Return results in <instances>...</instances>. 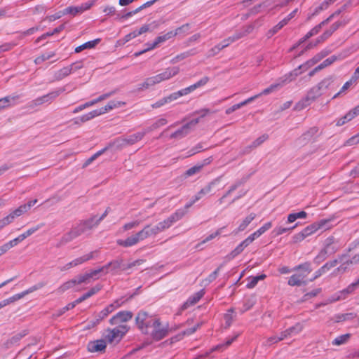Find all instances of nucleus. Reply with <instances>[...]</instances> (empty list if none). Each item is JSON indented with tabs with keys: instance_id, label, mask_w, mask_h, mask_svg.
Masks as SVG:
<instances>
[{
	"instance_id": "obj_17",
	"label": "nucleus",
	"mask_w": 359,
	"mask_h": 359,
	"mask_svg": "<svg viewBox=\"0 0 359 359\" xmlns=\"http://www.w3.org/2000/svg\"><path fill=\"white\" fill-rule=\"evenodd\" d=\"M298 11V9L296 8L294 11H292L289 15H287L285 18H283L282 20H280L276 25L273 27L269 31V35L273 36L276 33H277L280 29H281L284 26L287 25V23L290 22V20H292L297 14Z\"/></svg>"
},
{
	"instance_id": "obj_62",
	"label": "nucleus",
	"mask_w": 359,
	"mask_h": 359,
	"mask_svg": "<svg viewBox=\"0 0 359 359\" xmlns=\"http://www.w3.org/2000/svg\"><path fill=\"white\" fill-rule=\"evenodd\" d=\"M359 114V104L353 108L352 110L349 111L345 116L347 118L346 121H349L352 120L354 117Z\"/></svg>"
},
{
	"instance_id": "obj_21",
	"label": "nucleus",
	"mask_w": 359,
	"mask_h": 359,
	"mask_svg": "<svg viewBox=\"0 0 359 359\" xmlns=\"http://www.w3.org/2000/svg\"><path fill=\"white\" fill-rule=\"evenodd\" d=\"M222 177H217L216 179L213 180L212 182L208 183L205 187H204L203 189H201L195 196V201L200 200L202 197L204 196L210 194L212 191V187L217 184L221 179Z\"/></svg>"
},
{
	"instance_id": "obj_10",
	"label": "nucleus",
	"mask_w": 359,
	"mask_h": 359,
	"mask_svg": "<svg viewBox=\"0 0 359 359\" xmlns=\"http://www.w3.org/2000/svg\"><path fill=\"white\" fill-rule=\"evenodd\" d=\"M174 37L173 36V34H172V31H170V32H168V33L163 34V35H161V36H158V37H156L154 40V41L152 43H147L146 45L147 46V48L141 50V51H139V52H135L134 53V56L135 57H138L141 55H142L143 53L149 51V50H151L154 48H155L156 47H157L160 43H163L165 41H166L167 40L171 39Z\"/></svg>"
},
{
	"instance_id": "obj_30",
	"label": "nucleus",
	"mask_w": 359,
	"mask_h": 359,
	"mask_svg": "<svg viewBox=\"0 0 359 359\" xmlns=\"http://www.w3.org/2000/svg\"><path fill=\"white\" fill-rule=\"evenodd\" d=\"M114 311V306L111 304L108 305L97 314L96 321L93 324L95 325L99 323L102 320L106 318L109 313H111Z\"/></svg>"
},
{
	"instance_id": "obj_52",
	"label": "nucleus",
	"mask_w": 359,
	"mask_h": 359,
	"mask_svg": "<svg viewBox=\"0 0 359 359\" xmlns=\"http://www.w3.org/2000/svg\"><path fill=\"white\" fill-rule=\"evenodd\" d=\"M248 245L243 241L233 250L230 253V256L234 258L239 254H241Z\"/></svg>"
},
{
	"instance_id": "obj_53",
	"label": "nucleus",
	"mask_w": 359,
	"mask_h": 359,
	"mask_svg": "<svg viewBox=\"0 0 359 359\" xmlns=\"http://www.w3.org/2000/svg\"><path fill=\"white\" fill-rule=\"evenodd\" d=\"M269 138L268 135L264 134L257 138L255 141L252 142V144L249 147L250 149H255L258 146L261 145L263 142H264Z\"/></svg>"
},
{
	"instance_id": "obj_22",
	"label": "nucleus",
	"mask_w": 359,
	"mask_h": 359,
	"mask_svg": "<svg viewBox=\"0 0 359 359\" xmlns=\"http://www.w3.org/2000/svg\"><path fill=\"white\" fill-rule=\"evenodd\" d=\"M27 334V332L26 330H22V332L15 334L4 344V346L6 348H11L13 345L17 344L21 340V339L25 337Z\"/></svg>"
},
{
	"instance_id": "obj_26",
	"label": "nucleus",
	"mask_w": 359,
	"mask_h": 359,
	"mask_svg": "<svg viewBox=\"0 0 359 359\" xmlns=\"http://www.w3.org/2000/svg\"><path fill=\"white\" fill-rule=\"evenodd\" d=\"M346 257V255H339L338 259H335L332 261L326 262L323 266H321L324 273H326L332 268L336 266L339 262H344Z\"/></svg>"
},
{
	"instance_id": "obj_43",
	"label": "nucleus",
	"mask_w": 359,
	"mask_h": 359,
	"mask_svg": "<svg viewBox=\"0 0 359 359\" xmlns=\"http://www.w3.org/2000/svg\"><path fill=\"white\" fill-rule=\"evenodd\" d=\"M350 337H351L350 334H345L340 335V336L337 337V338H335L332 341V344L336 345V346H339V345L346 344L348 341V340L349 339Z\"/></svg>"
},
{
	"instance_id": "obj_48",
	"label": "nucleus",
	"mask_w": 359,
	"mask_h": 359,
	"mask_svg": "<svg viewBox=\"0 0 359 359\" xmlns=\"http://www.w3.org/2000/svg\"><path fill=\"white\" fill-rule=\"evenodd\" d=\"M319 32V27H314L313 29H311L304 37L299 39L298 42V45H300L305 42L307 39L311 38V36L317 34Z\"/></svg>"
},
{
	"instance_id": "obj_56",
	"label": "nucleus",
	"mask_w": 359,
	"mask_h": 359,
	"mask_svg": "<svg viewBox=\"0 0 359 359\" xmlns=\"http://www.w3.org/2000/svg\"><path fill=\"white\" fill-rule=\"evenodd\" d=\"M237 337H238V335H235L234 337H233L231 338L227 339L224 344H219V345L216 346L215 347H214L212 348V351H217V350H220L222 348L228 347L237 338Z\"/></svg>"
},
{
	"instance_id": "obj_14",
	"label": "nucleus",
	"mask_w": 359,
	"mask_h": 359,
	"mask_svg": "<svg viewBox=\"0 0 359 359\" xmlns=\"http://www.w3.org/2000/svg\"><path fill=\"white\" fill-rule=\"evenodd\" d=\"M180 72V68L178 67H169L165 69L161 74H158L156 76H152L154 81L155 84L159 83L161 81L168 80L171 77L177 75Z\"/></svg>"
},
{
	"instance_id": "obj_11",
	"label": "nucleus",
	"mask_w": 359,
	"mask_h": 359,
	"mask_svg": "<svg viewBox=\"0 0 359 359\" xmlns=\"http://www.w3.org/2000/svg\"><path fill=\"white\" fill-rule=\"evenodd\" d=\"M133 313L129 311H121L114 315L110 320L109 323L111 325H121L133 318Z\"/></svg>"
},
{
	"instance_id": "obj_58",
	"label": "nucleus",
	"mask_w": 359,
	"mask_h": 359,
	"mask_svg": "<svg viewBox=\"0 0 359 359\" xmlns=\"http://www.w3.org/2000/svg\"><path fill=\"white\" fill-rule=\"evenodd\" d=\"M46 283L45 282H39V283H36V285L30 287L27 290L23 291L24 294H25V295H27V294L32 293L36 290H38L43 287L46 285Z\"/></svg>"
},
{
	"instance_id": "obj_64",
	"label": "nucleus",
	"mask_w": 359,
	"mask_h": 359,
	"mask_svg": "<svg viewBox=\"0 0 359 359\" xmlns=\"http://www.w3.org/2000/svg\"><path fill=\"white\" fill-rule=\"evenodd\" d=\"M173 224H174V222H172V220L171 219V218L169 216L167 219H164L162 222H160L159 226H161V229L163 231H165V230L169 229Z\"/></svg>"
},
{
	"instance_id": "obj_60",
	"label": "nucleus",
	"mask_w": 359,
	"mask_h": 359,
	"mask_svg": "<svg viewBox=\"0 0 359 359\" xmlns=\"http://www.w3.org/2000/svg\"><path fill=\"white\" fill-rule=\"evenodd\" d=\"M324 252H326V255L329 257L337 252L338 248L334 245H325L322 249Z\"/></svg>"
},
{
	"instance_id": "obj_54",
	"label": "nucleus",
	"mask_w": 359,
	"mask_h": 359,
	"mask_svg": "<svg viewBox=\"0 0 359 359\" xmlns=\"http://www.w3.org/2000/svg\"><path fill=\"white\" fill-rule=\"evenodd\" d=\"M190 29V24L186 23L181 27H177L175 32H172L173 36L180 34H187Z\"/></svg>"
},
{
	"instance_id": "obj_36",
	"label": "nucleus",
	"mask_w": 359,
	"mask_h": 359,
	"mask_svg": "<svg viewBox=\"0 0 359 359\" xmlns=\"http://www.w3.org/2000/svg\"><path fill=\"white\" fill-rule=\"evenodd\" d=\"M100 115H101V114H100V111H99V109H95V110L90 111L89 113H87V114H83L81 116H80V121L85 123V122L88 121Z\"/></svg>"
},
{
	"instance_id": "obj_44",
	"label": "nucleus",
	"mask_w": 359,
	"mask_h": 359,
	"mask_svg": "<svg viewBox=\"0 0 359 359\" xmlns=\"http://www.w3.org/2000/svg\"><path fill=\"white\" fill-rule=\"evenodd\" d=\"M319 228L316 224V222L307 226L306 228H304L302 231L304 233L306 238L314 232H316L317 230H318Z\"/></svg>"
},
{
	"instance_id": "obj_12",
	"label": "nucleus",
	"mask_w": 359,
	"mask_h": 359,
	"mask_svg": "<svg viewBox=\"0 0 359 359\" xmlns=\"http://www.w3.org/2000/svg\"><path fill=\"white\" fill-rule=\"evenodd\" d=\"M318 85V86L320 87V90L323 94L325 93L326 91H334L339 86L335 81V77L334 76H329L325 78L320 82H319Z\"/></svg>"
},
{
	"instance_id": "obj_13",
	"label": "nucleus",
	"mask_w": 359,
	"mask_h": 359,
	"mask_svg": "<svg viewBox=\"0 0 359 359\" xmlns=\"http://www.w3.org/2000/svg\"><path fill=\"white\" fill-rule=\"evenodd\" d=\"M180 72V68L178 67H169L165 69L161 74H158L156 76H152L154 81L155 84L159 83L161 81L168 80L171 77L177 75Z\"/></svg>"
},
{
	"instance_id": "obj_45",
	"label": "nucleus",
	"mask_w": 359,
	"mask_h": 359,
	"mask_svg": "<svg viewBox=\"0 0 359 359\" xmlns=\"http://www.w3.org/2000/svg\"><path fill=\"white\" fill-rule=\"evenodd\" d=\"M76 285H77L76 279L75 278L72 279L70 280H68V281L64 283L62 285H61L60 286V287L58 288V290L60 292H64L68 290L69 289L72 288Z\"/></svg>"
},
{
	"instance_id": "obj_40",
	"label": "nucleus",
	"mask_w": 359,
	"mask_h": 359,
	"mask_svg": "<svg viewBox=\"0 0 359 359\" xmlns=\"http://www.w3.org/2000/svg\"><path fill=\"white\" fill-rule=\"evenodd\" d=\"M143 240L148 237L156 236L154 229L151 225H146L142 230L140 231Z\"/></svg>"
},
{
	"instance_id": "obj_4",
	"label": "nucleus",
	"mask_w": 359,
	"mask_h": 359,
	"mask_svg": "<svg viewBox=\"0 0 359 359\" xmlns=\"http://www.w3.org/2000/svg\"><path fill=\"white\" fill-rule=\"evenodd\" d=\"M145 135L144 131L138 132L127 137H118L114 140L113 142H109L111 144V147H115L118 149H121L128 145H133L136 142L140 141Z\"/></svg>"
},
{
	"instance_id": "obj_16",
	"label": "nucleus",
	"mask_w": 359,
	"mask_h": 359,
	"mask_svg": "<svg viewBox=\"0 0 359 359\" xmlns=\"http://www.w3.org/2000/svg\"><path fill=\"white\" fill-rule=\"evenodd\" d=\"M359 286V278L354 283L348 285L345 289L339 291L335 294L334 301L344 300L348 297L349 294H351Z\"/></svg>"
},
{
	"instance_id": "obj_6",
	"label": "nucleus",
	"mask_w": 359,
	"mask_h": 359,
	"mask_svg": "<svg viewBox=\"0 0 359 359\" xmlns=\"http://www.w3.org/2000/svg\"><path fill=\"white\" fill-rule=\"evenodd\" d=\"M199 123V118H193L184 124L180 128L175 130L169 136L170 139L181 140L187 136Z\"/></svg>"
},
{
	"instance_id": "obj_9",
	"label": "nucleus",
	"mask_w": 359,
	"mask_h": 359,
	"mask_svg": "<svg viewBox=\"0 0 359 359\" xmlns=\"http://www.w3.org/2000/svg\"><path fill=\"white\" fill-rule=\"evenodd\" d=\"M128 329L129 327L126 325H121L114 329H107V334L104 336L105 339L109 343H112L116 339L120 341Z\"/></svg>"
},
{
	"instance_id": "obj_50",
	"label": "nucleus",
	"mask_w": 359,
	"mask_h": 359,
	"mask_svg": "<svg viewBox=\"0 0 359 359\" xmlns=\"http://www.w3.org/2000/svg\"><path fill=\"white\" fill-rule=\"evenodd\" d=\"M202 170V166H199V165H196L190 168H189L184 174L185 177H189L192 175H194L201 172Z\"/></svg>"
},
{
	"instance_id": "obj_24",
	"label": "nucleus",
	"mask_w": 359,
	"mask_h": 359,
	"mask_svg": "<svg viewBox=\"0 0 359 359\" xmlns=\"http://www.w3.org/2000/svg\"><path fill=\"white\" fill-rule=\"evenodd\" d=\"M256 97L257 96H252L249 98H248L247 100L240 102V103H238V104H236L233 106H231V107L228 108L226 109V114L229 115V114H231V113H233V111H235L236 110L241 108L242 107L252 102V101H254L255 99H256Z\"/></svg>"
},
{
	"instance_id": "obj_33",
	"label": "nucleus",
	"mask_w": 359,
	"mask_h": 359,
	"mask_svg": "<svg viewBox=\"0 0 359 359\" xmlns=\"http://www.w3.org/2000/svg\"><path fill=\"white\" fill-rule=\"evenodd\" d=\"M81 223L83 225V229L84 232H86L88 230L92 229L93 227L97 226V222H95V216H93L90 218L81 220Z\"/></svg>"
},
{
	"instance_id": "obj_51",
	"label": "nucleus",
	"mask_w": 359,
	"mask_h": 359,
	"mask_svg": "<svg viewBox=\"0 0 359 359\" xmlns=\"http://www.w3.org/2000/svg\"><path fill=\"white\" fill-rule=\"evenodd\" d=\"M357 316V314L355 313H347L339 314L337 316V322L349 320L355 318Z\"/></svg>"
},
{
	"instance_id": "obj_8",
	"label": "nucleus",
	"mask_w": 359,
	"mask_h": 359,
	"mask_svg": "<svg viewBox=\"0 0 359 359\" xmlns=\"http://www.w3.org/2000/svg\"><path fill=\"white\" fill-rule=\"evenodd\" d=\"M65 90L64 88H60L55 90L48 93L46 95L39 97L29 102L30 107H36L45 103H51L53 102Z\"/></svg>"
},
{
	"instance_id": "obj_1",
	"label": "nucleus",
	"mask_w": 359,
	"mask_h": 359,
	"mask_svg": "<svg viewBox=\"0 0 359 359\" xmlns=\"http://www.w3.org/2000/svg\"><path fill=\"white\" fill-rule=\"evenodd\" d=\"M294 270H302L303 272L291 276L287 282L288 285L290 286L306 285L307 282L305 280V278L312 271L310 263L305 262L299 264L294 268Z\"/></svg>"
},
{
	"instance_id": "obj_57",
	"label": "nucleus",
	"mask_w": 359,
	"mask_h": 359,
	"mask_svg": "<svg viewBox=\"0 0 359 359\" xmlns=\"http://www.w3.org/2000/svg\"><path fill=\"white\" fill-rule=\"evenodd\" d=\"M280 86V84L278 83H276V84H272L269 87L265 88L264 90H263L260 93L257 94V95H255V96H257L256 97V99L259 97H260L261 95H268L272 92H273L275 90H276V88Z\"/></svg>"
},
{
	"instance_id": "obj_19",
	"label": "nucleus",
	"mask_w": 359,
	"mask_h": 359,
	"mask_svg": "<svg viewBox=\"0 0 359 359\" xmlns=\"http://www.w3.org/2000/svg\"><path fill=\"white\" fill-rule=\"evenodd\" d=\"M106 347V341L104 339L90 341L87 344V349L90 353L104 351Z\"/></svg>"
},
{
	"instance_id": "obj_5",
	"label": "nucleus",
	"mask_w": 359,
	"mask_h": 359,
	"mask_svg": "<svg viewBox=\"0 0 359 359\" xmlns=\"http://www.w3.org/2000/svg\"><path fill=\"white\" fill-rule=\"evenodd\" d=\"M144 262L143 259H137L131 263L125 264L123 263V260L120 258L113 261L109 262L106 265L100 267V269H102V271L106 269H108L109 267L111 268V271H126L130 269L135 266L140 265Z\"/></svg>"
},
{
	"instance_id": "obj_31",
	"label": "nucleus",
	"mask_w": 359,
	"mask_h": 359,
	"mask_svg": "<svg viewBox=\"0 0 359 359\" xmlns=\"http://www.w3.org/2000/svg\"><path fill=\"white\" fill-rule=\"evenodd\" d=\"M167 123H168V121L166 118H158L152 125H151L149 127H148L144 130L145 135L147 133H149L151 131H154V130L158 129V128H160L161 126L166 125Z\"/></svg>"
},
{
	"instance_id": "obj_32",
	"label": "nucleus",
	"mask_w": 359,
	"mask_h": 359,
	"mask_svg": "<svg viewBox=\"0 0 359 359\" xmlns=\"http://www.w3.org/2000/svg\"><path fill=\"white\" fill-rule=\"evenodd\" d=\"M100 41H101L100 39H96L95 40L86 42L83 44L76 47L75 48V53H80L82 50H83L84 49L94 48L96 45H97L100 42Z\"/></svg>"
},
{
	"instance_id": "obj_55",
	"label": "nucleus",
	"mask_w": 359,
	"mask_h": 359,
	"mask_svg": "<svg viewBox=\"0 0 359 359\" xmlns=\"http://www.w3.org/2000/svg\"><path fill=\"white\" fill-rule=\"evenodd\" d=\"M154 85H155V83H154L153 77L151 76V77L146 79L145 81L142 83L140 84L138 89L139 90L147 89Z\"/></svg>"
},
{
	"instance_id": "obj_41",
	"label": "nucleus",
	"mask_w": 359,
	"mask_h": 359,
	"mask_svg": "<svg viewBox=\"0 0 359 359\" xmlns=\"http://www.w3.org/2000/svg\"><path fill=\"white\" fill-rule=\"evenodd\" d=\"M256 302L255 297L252 296L248 299H246L243 304V307L241 309V313H244L248 310H250L255 305Z\"/></svg>"
},
{
	"instance_id": "obj_27",
	"label": "nucleus",
	"mask_w": 359,
	"mask_h": 359,
	"mask_svg": "<svg viewBox=\"0 0 359 359\" xmlns=\"http://www.w3.org/2000/svg\"><path fill=\"white\" fill-rule=\"evenodd\" d=\"M245 182V180H238L233 184H232L229 190L219 198L217 202L219 204H222L224 203V198L229 196L233 191L237 189L239 187L243 185Z\"/></svg>"
},
{
	"instance_id": "obj_28",
	"label": "nucleus",
	"mask_w": 359,
	"mask_h": 359,
	"mask_svg": "<svg viewBox=\"0 0 359 359\" xmlns=\"http://www.w3.org/2000/svg\"><path fill=\"white\" fill-rule=\"evenodd\" d=\"M245 182V180H238L233 184H232L229 190L219 198L217 202L219 204H222L224 203V198L229 196L233 191L237 189L239 187L243 185Z\"/></svg>"
},
{
	"instance_id": "obj_23",
	"label": "nucleus",
	"mask_w": 359,
	"mask_h": 359,
	"mask_svg": "<svg viewBox=\"0 0 359 359\" xmlns=\"http://www.w3.org/2000/svg\"><path fill=\"white\" fill-rule=\"evenodd\" d=\"M124 104H125V102H123L111 100L107 103V105H105L104 107H102L98 109L100 111V114L102 115L114 108L120 107Z\"/></svg>"
},
{
	"instance_id": "obj_42",
	"label": "nucleus",
	"mask_w": 359,
	"mask_h": 359,
	"mask_svg": "<svg viewBox=\"0 0 359 359\" xmlns=\"http://www.w3.org/2000/svg\"><path fill=\"white\" fill-rule=\"evenodd\" d=\"M55 54L54 52H50V53H48L42 54V55H39V56H38L37 57L35 58L34 63L36 65H40L43 62L52 58L53 56H55Z\"/></svg>"
},
{
	"instance_id": "obj_49",
	"label": "nucleus",
	"mask_w": 359,
	"mask_h": 359,
	"mask_svg": "<svg viewBox=\"0 0 359 359\" xmlns=\"http://www.w3.org/2000/svg\"><path fill=\"white\" fill-rule=\"evenodd\" d=\"M318 132L317 127H312L309 128L306 133L302 135V137L305 140H309L314 137Z\"/></svg>"
},
{
	"instance_id": "obj_39",
	"label": "nucleus",
	"mask_w": 359,
	"mask_h": 359,
	"mask_svg": "<svg viewBox=\"0 0 359 359\" xmlns=\"http://www.w3.org/2000/svg\"><path fill=\"white\" fill-rule=\"evenodd\" d=\"M20 95H8V96H6L4 98V100H6V107H12V106H14L17 104V100L18 99H20Z\"/></svg>"
},
{
	"instance_id": "obj_47",
	"label": "nucleus",
	"mask_w": 359,
	"mask_h": 359,
	"mask_svg": "<svg viewBox=\"0 0 359 359\" xmlns=\"http://www.w3.org/2000/svg\"><path fill=\"white\" fill-rule=\"evenodd\" d=\"M194 55V53H192L191 50H189V51L180 53L179 55H176L175 57H174L170 60V62L172 64H175V63L178 62L179 61L182 60H184L191 55Z\"/></svg>"
},
{
	"instance_id": "obj_38",
	"label": "nucleus",
	"mask_w": 359,
	"mask_h": 359,
	"mask_svg": "<svg viewBox=\"0 0 359 359\" xmlns=\"http://www.w3.org/2000/svg\"><path fill=\"white\" fill-rule=\"evenodd\" d=\"M111 147V144H108V145L107 147H105L102 149L97 151L91 157H90L89 158H88L86 161L83 166L85 167V166H87V165H90L94 160H95L98 156L102 155L104 151H106L107 150H108Z\"/></svg>"
},
{
	"instance_id": "obj_7",
	"label": "nucleus",
	"mask_w": 359,
	"mask_h": 359,
	"mask_svg": "<svg viewBox=\"0 0 359 359\" xmlns=\"http://www.w3.org/2000/svg\"><path fill=\"white\" fill-rule=\"evenodd\" d=\"M322 95H323V93L320 90V87L318 86V85L317 84L310 89V90L308 92L305 99L299 102L296 104L295 108L298 110L303 109L304 108L309 106L311 102L315 101L318 97H319Z\"/></svg>"
},
{
	"instance_id": "obj_18",
	"label": "nucleus",
	"mask_w": 359,
	"mask_h": 359,
	"mask_svg": "<svg viewBox=\"0 0 359 359\" xmlns=\"http://www.w3.org/2000/svg\"><path fill=\"white\" fill-rule=\"evenodd\" d=\"M205 290L201 289L198 292L194 293L193 295L190 296L187 300L182 304V309L186 310L189 307L195 305L197 304L200 299L204 296Z\"/></svg>"
},
{
	"instance_id": "obj_35",
	"label": "nucleus",
	"mask_w": 359,
	"mask_h": 359,
	"mask_svg": "<svg viewBox=\"0 0 359 359\" xmlns=\"http://www.w3.org/2000/svg\"><path fill=\"white\" fill-rule=\"evenodd\" d=\"M73 233V231L71 229L68 233L64 234L56 246L57 248H59V247L72 241L73 239L76 238V236L74 235V233Z\"/></svg>"
},
{
	"instance_id": "obj_34",
	"label": "nucleus",
	"mask_w": 359,
	"mask_h": 359,
	"mask_svg": "<svg viewBox=\"0 0 359 359\" xmlns=\"http://www.w3.org/2000/svg\"><path fill=\"white\" fill-rule=\"evenodd\" d=\"M95 252H91L87 255H85L82 257H78L72 260V263L74 266H76L79 264H81L88 260L92 259L94 257Z\"/></svg>"
},
{
	"instance_id": "obj_63",
	"label": "nucleus",
	"mask_w": 359,
	"mask_h": 359,
	"mask_svg": "<svg viewBox=\"0 0 359 359\" xmlns=\"http://www.w3.org/2000/svg\"><path fill=\"white\" fill-rule=\"evenodd\" d=\"M289 329V332H290L291 335H295L298 333H299L300 332H302V330H303V325L299 323H296L294 326H292L288 328Z\"/></svg>"
},
{
	"instance_id": "obj_15",
	"label": "nucleus",
	"mask_w": 359,
	"mask_h": 359,
	"mask_svg": "<svg viewBox=\"0 0 359 359\" xmlns=\"http://www.w3.org/2000/svg\"><path fill=\"white\" fill-rule=\"evenodd\" d=\"M144 241L140 231L135 234L126 238V239H118L116 241L117 245L129 248L137 245L140 241Z\"/></svg>"
},
{
	"instance_id": "obj_2",
	"label": "nucleus",
	"mask_w": 359,
	"mask_h": 359,
	"mask_svg": "<svg viewBox=\"0 0 359 359\" xmlns=\"http://www.w3.org/2000/svg\"><path fill=\"white\" fill-rule=\"evenodd\" d=\"M158 318L144 311H140L135 317V325L142 334H145Z\"/></svg>"
},
{
	"instance_id": "obj_29",
	"label": "nucleus",
	"mask_w": 359,
	"mask_h": 359,
	"mask_svg": "<svg viewBox=\"0 0 359 359\" xmlns=\"http://www.w3.org/2000/svg\"><path fill=\"white\" fill-rule=\"evenodd\" d=\"M256 217L255 213H250L248 215L240 224L237 229L234 231L235 233L244 231L247 226L250 224V222Z\"/></svg>"
},
{
	"instance_id": "obj_61",
	"label": "nucleus",
	"mask_w": 359,
	"mask_h": 359,
	"mask_svg": "<svg viewBox=\"0 0 359 359\" xmlns=\"http://www.w3.org/2000/svg\"><path fill=\"white\" fill-rule=\"evenodd\" d=\"M81 11L80 9L79 6H69L65 9L64 14H72L73 15H76L77 13H81Z\"/></svg>"
},
{
	"instance_id": "obj_25",
	"label": "nucleus",
	"mask_w": 359,
	"mask_h": 359,
	"mask_svg": "<svg viewBox=\"0 0 359 359\" xmlns=\"http://www.w3.org/2000/svg\"><path fill=\"white\" fill-rule=\"evenodd\" d=\"M335 217L331 216L326 219H322L316 222L319 229L327 230L333 226L332 222L334 221Z\"/></svg>"
},
{
	"instance_id": "obj_20",
	"label": "nucleus",
	"mask_w": 359,
	"mask_h": 359,
	"mask_svg": "<svg viewBox=\"0 0 359 359\" xmlns=\"http://www.w3.org/2000/svg\"><path fill=\"white\" fill-rule=\"evenodd\" d=\"M102 272V269H97L90 271L83 275H79L76 279L77 284H81L83 283H89L90 278L97 279L96 277L100 273Z\"/></svg>"
},
{
	"instance_id": "obj_46",
	"label": "nucleus",
	"mask_w": 359,
	"mask_h": 359,
	"mask_svg": "<svg viewBox=\"0 0 359 359\" xmlns=\"http://www.w3.org/2000/svg\"><path fill=\"white\" fill-rule=\"evenodd\" d=\"M187 213V211L184 209H177L170 217L174 223L181 219Z\"/></svg>"
},
{
	"instance_id": "obj_59",
	"label": "nucleus",
	"mask_w": 359,
	"mask_h": 359,
	"mask_svg": "<svg viewBox=\"0 0 359 359\" xmlns=\"http://www.w3.org/2000/svg\"><path fill=\"white\" fill-rule=\"evenodd\" d=\"M327 257L328 256L326 255V252H324L323 250H321L318 255L314 258L313 262L318 265L325 261Z\"/></svg>"
},
{
	"instance_id": "obj_37",
	"label": "nucleus",
	"mask_w": 359,
	"mask_h": 359,
	"mask_svg": "<svg viewBox=\"0 0 359 359\" xmlns=\"http://www.w3.org/2000/svg\"><path fill=\"white\" fill-rule=\"evenodd\" d=\"M70 74L71 69H69V67H65L55 72V79L57 81H60L64 79L65 77L69 76Z\"/></svg>"
},
{
	"instance_id": "obj_3",
	"label": "nucleus",
	"mask_w": 359,
	"mask_h": 359,
	"mask_svg": "<svg viewBox=\"0 0 359 359\" xmlns=\"http://www.w3.org/2000/svg\"><path fill=\"white\" fill-rule=\"evenodd\" d=\"M168 332V325H163L158 318L154 320V325H151V328L147 330L144 335H147L151 339L158 341L167 337Z\"/></svg>"
}]
</instances>
